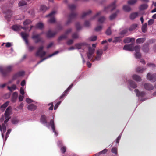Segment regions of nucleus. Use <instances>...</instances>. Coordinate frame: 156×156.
<instances>
[{"label": "nucleus", "mask_w": 156, "mask_h": 156, "mask_svg": "<svg viewBox=\"0 0 156 156\" xmlns=\"http://www.w3.org/2000/svg\"><path fill=\"white\" fill-rule=\"evenodd\" d=\"M75 46L76 48L78 49H84L87 47H88V51L87 53V55L88 59L92 62H94L95 60H100L103 55V50L99 49L97 51L96 56L95 57L94 53L95 49L91 47L88 46V45L85 42L77 44L75 45Z\"/></svg>", "instance_id": "nucleus-1"}, {"label": "nucleus", "mask_w": 156, "mask_h": 156, "mask_svg": "<svg viewBox=\"0 0 156 156\" xmlns=\"http://www.w3.org/2000/svg\"><path fill=\"white\" fill-rule=\"evenodd\" d=\"M54 116H53V119H51L49 123H48L47 122V118L45 115H42L41 116L40 119V122L42 124H44L48 128L51 126L53 131L54 133L56 136L57 135V133L55 129V126L54 121Z\"/></svg>", "instance_id": "nucleus-2"}, {"label": "nucleus", "mask_w": 156, "mask_h": 156, "mask_svg": "<svg viewBox=\"0 0 156 156\" xmlns=\"http://www.w3.org/2000/svg\"><path fill=\"white\" fill-rule=\"evenodd\" d=\"M13 65H9L4 67L0 66V72L4 77H5L13 70Z\"/></svg>", "instance_id": "nucleus-3"}, {"label": "nucleus", "mask_w": 156, "mask_h": 156, "mask_svg": "<svg viewBox=\"0 0 156 156\" xmlns=\"http://www.w3.org/2000/svg\"><path fill=\"white\" fill-rule=\"evenodd\" d=\"M136 96L138 97L139 100L142 101H144L148 98L144 97L145 92L144 91L140 92L138 90L136 89L134 90Z\"/></svg>", "instance_id": "nucleus-4"}, {"label": "nucleus", "mask_w": 156, "mask_h": 156, "mask_svg": "<svg viewBox=\"0 0 156 156\" xmlns=\"http://www.w3.org/2000/svg\"><path fill=\"white\" fill-rule=\"evenodd\" d=\"M144 87L145 90L148 91H151L154 89V87L155 89H156V83L154 87L150 83H146L144 84ZM152 95L153 96H156V90L153 93Z\"/></svg>", "instance_id": "nucleus-5"}, {"label": "nucleus", "mask_w": 156, "mask_h": 156, "mask_svg": "<svg viewBox=\"0 0 156 156\" xmlns=\"http://www.w3.org/2000/svg\"><path fill=\"white\" fill-rule=\"evenodd\" d=\"M43 49L44 47L43 46H41L39 47L36 53V55L41 58L44 56L46 54V52L43 51Z\"/></svg>", "instance_id": "nucleus-6"}, {"label": "nucleus", "mask_w": 156, "mask_h": 156, "mask_svg": "<svg viewBox=\"0 0 156 156\" xmlns=\"http://www.w3.org/2000/svg\"><path fill=\"white\" fill-rule=\"evenodd\" d=\"M127 83L128 88L131 91L132 90V89L136 88L137 87L136 83L132 80H129Z\"/></svg>", "instance_id": "nucleus-7"}, {"label": "nucleus", "mask_w": 156, "mask_h": 156, "mask_svg": "<svg viewBox=\"0 0 156 156\" xmlns=\"http://www.w3.org/2000/svg\"><path fill=\"white\" fill-rule=\"evenodd\" d=\"M133 49L136 52L134 54L135 58L137 59L140 58L141 56V55L139 52L140 49V46L139 45L136 46L134 47H133Z\"/></svg>", "instance_id": "nucleus-8"}, {"label": "nucleus", "mask_w": 156, "mask_h": 156, "mask_svg": "<svg viewBox=\"0 0 156 156\" xmlns=\"http://www.w3.org/2000/svg\"><path fill=\"white\" fill-rule=\"evenodd\" d=\"M44 32H42L40 34L33 35L32 37V38L34 41L36 43L39 42H42V38L40 37V36Z\"/></svg>", "instance_id": "nucleus-9"}, {"label": "nucleus", "mask_w": 156, "mask_h": 156, "mask_svg": "<svg viewBox=\"0 0 156 156\" xmlns=\"http://www.w3.org/2000/svg\"><path fill=\"white\" fill-rule=\"evenodd\" d=\"M72 30L71 28H69L67 29L65 32L64 34L60 36L58 38L59 40L66 39L68 37L69 35L71 32Z\"/></svg>", "instance_id": "nucleus-10"}, {"label": "nucleus", "mask_w": 156, "mask_h": 156, "mask_svg": "<svg viewBox=\"0 0 156 156\" xmlns=\"http://www.w3.org/2000/svg\"><path fill=\"white\" fill-rule=\"evenodd\" d=\"M56 12L55 11H53L51 12L49 14L46 16V17H50V19L48 20V22L50 23H54L55 20L54 17V15L56 13Z\"/></svg>", "instance_id": "nucleus-11"}, {"label": "nucleus", "mask_w": 156, "mask_h": 156, "mask_svg": "<svg viewBox=\"0 0 156 156\" xmlns=\"http://www.w3.org/2000/svg\"><path fill=\"white\" fill-rule=\"evenodd\" d=\"M147 78L150 81L154 82L156 81V73L151 74L148 73L147 74Z\"/></svg>", "instance_id": "nucleus-12"}, {"label": "nucleus", "mask_w": 156, "mask_h": 156, "mask_svg": "<svg viewBox=\"0 0 156 156\" xmlns=\"http://www.w3.org/2000/svg\"><path fill=\"white\" fill-rule=\"evenodd\" d=\"M6 18L8 21H9L11 16L12 15V12L10 9H7L3 12Z\"/></svg>", "instance_id": "nucleus-13"}, {"label": "nucleus", "mask_w": 156, "mask_h": 156, "mask_svg": "<svg viewBox=\"0 0 156 156\" xmlns=\"http://www.w3.org/2000/svg\"><path fill=\"white\" fill-rule=\"evenodd\" d=\"M24 74V71H20L16 74H15L12 76V80H15L20 77L23 76Z\"/></svg>", "instance_id": "nucleus-14"}, {"label": "nucleus", "mask_w": 156, "mask_h": 156, "mask_svg": "<svg viewBox=\"0 0 156 156\" xmlns=\"http://www.w3.org/2000/svg\"><path fill=\"white\" fill-rule=\"evenodd\" d=\"M73 84H71L68 87L67 89L65 90L62 94L60 96V99H62L63 98L67 95L69 92L73 87Z\"/></svg>", "instance_id": "nucleus-15"}, {"label": "nucleus", "mask_w": 156, "mask_h": 156, "mask_svg": "<svg viewBox=\"0 0 156 156\" xmlns=\"http://www.w3.org/2000/svg\"><path fill=\"white\" fill-rule=\"evenodd\" d=\"M21 35L23 39L25 41L26 44L27 45H28V42L27 38L29 36V34L25 32H23L21 33Z\"/></svg>", "instance_id": "nucleus-16"}, {"label": "nucleus", "mask_w": 156, "mask_h": 156, "mask_svg": "<svg viewBox=\"0 0 156 156\" xmlns=\"http://www.w3.org/2000/svg\"><path fill=\"white\" fill-rule=\"evenodd\" d=\"M123 49L126 50L133 51H134L133 44L126 45L124 46Z\"/></svg>", "instance_id": "nucleus-17"}, {"label": "nucleus", "mask_w": 156, "mask_h": 156, "mask_svg": "<svg viewBox=\"0 0 156 156\" xmlns=\"http://www.w3.org/2000/svg\"><path fill=\"white\" fill-rule=\"evenodd\" d=\"M116 1H114L111 5L105 8V10L108 9L109 10L112 11L116 7Z\"/></svg>", "instance_id": "nucleus-18"}, {"label": "nucleus", "mask_w": 156, "mask_h": 156, "mask_svg": "<svg viewBox=\"0 0 156 156\" xmlns=\"http://www.w3.org/2000/svg\"><path fill=\"white\" fill-rule=\"evenodd\" d=\"M57 33V32H53L49 30L46 33L47 37L48 38L52 37L56 34Z\"/></svg>", "instance_id": "nucleus-19"}, {"label": "nucleus", "mask_w": 156, "mask_h": 156, "mask_svg": "<svg viewBox=\"0 0 156 156\" xmlns=\"http://www.w3.org/2000/svg\"><path fill=\"white\" fill-rule=\"evenodd\" d=\"M58 53H59V51H56L55 52L52 54L48 55V56H47L46 57L44 58H43L40 61L38 62H37V64H39L40 63H41L43 61H44V60H46V59H47L51 57L54 55H56V54H58Z\"/></svg>", "instance_id": "nucleus-20"}, {"label": "nucleus", "mask_w": 156, "mask_h": 156, "mask_svg": "<svg viewBox=\"0 0 156 156\" xmlns=\"http://www.w3.org/2000/svg\"><path fill=\"white\" fill-rule=\"evenodd\" d=\"M76 15V14L74 12L71 13L69 16V20L66 22V24H68L69 23L71 22V20L75 18Z\"/></svg>", "instance_id": "nucleus-21"}, {"label": "nucleus", "mask_w": 156, "mask_h": 156, "mask_svg": "<svg viewBox=\"0 0 156 156\" xmlns=\"http://www.w3.org/2000/svg\"><path fill=\"white\" fill-rule=\"evenodd\" d=\"M12 29L15 31H17L20 30L21 29L25 30V27H22L17 25H14L12 27Z\"/></svg>", "instance_id": "nucleus-22"}, {"label": "nucleus", "mask_w": 156, "mask_h": 156, "mask_svg": "<svg viewBox=\"0 0 156 156\" xmlns=\"http://www.w3.org/2000/svg\"><path fill=\"white\" fill-rule=\"evenodd\" d=\"M132 79L135 81L139 82L140 81L141 78L139 75L134 74L132 76Z\"/></svg>", "instance_id": "nucleus-23"}, {"label": "nucleus", "mask_w": 156, "mask_h": 156, "mask_svg": "<svg viewBox=\"0 0 156 156\" xmlns=\"http://www.w3.org/2000/svg\"><path fill=\"white\" fill-rule=\"evenodd\" d=\"M7 87L8 90H9L10 92H12V91L15 90L17 89L16 86L15 84L12 85L11 86H9V85H8L7 86Z\"/></svg>", "instance_id": "nucleus-24"}, {"label": "nucleus", "mask_w": 156, "mask_h": 156, "mask_svg": "<svg viewBox=\"0 0 156 156\" xmlns=\"http://www.w3.org/2000/svg\"><path fill=\"white\" fill-rule=\"evenodd\" d=\"M18 94L17 92H15L12 94L11 101L12 102H15L17 99Z\"/></svg>", "instance_id": "nucleus-25"}, {"label": "nucleus", "mask_w": 156, "mask_h": 156, "mask_svg": "<svg viewBox=\"0 0 156 156\" xmlns=\"http://www.w3.org/2000/svg\"><path fill=\"white\" fill-rule=\"evenodd\" d=\"M135 41V39L133 38L127 37L124 39L123 41L125 43H129L131 42H134Z\"/></svg>", "instance_id": "nucleus-26"}, {"label": "nucleus", "mask_w": 156, "mask_h": 156, "mask_svg": "<svg viewBox=\"0 0 156 156\" xmlns=\"http://www.w3.org/2000/svg\"><path fill=\"white\" fill-rule=\"evenodd\" d=\"M36 106L33 104H30L27 107L28 109L31 111L34 110L36 109Z\"/></svg>", "instance_id": "nucleus-27"}, {"label": "nucleus", "mask_w": 156, "mask_h": 156, "mask_svg": "<svg viewBox=\"0 0 156 156\" xmlns=\"http://www.w3.org/2000/svg\"><path fill=\"white\" fill-rule=\"evenodd\" d=\"M138 12L132 13L130 16V18L131 20H133L138 16Z\"/></svg>", "instance_id": "nucleus-28"}, {"label": "nucleus", "mask_w": 156, "mask_h": 156, "mask_svg": "<svg viewBox=\"0 0 156 156\" xmlns=\"http://www.w3.org/2000/svg\"><path fill=\"white\" fill-rule=\"evenodd\" d=\"M91 12L92 11L90 10H89L86 12H84L82 15V18L84 17L87 16L90 14L91 13Z\"/></svg>", "instance_id": "nucleus-29"}, {"label": "nucleus", "mask_w": 156, "mask_h": 156, "mask_svg": "<svg viewBox=\"0 0 156 156\" xmlns=\"http://www.w3.org/2000/svg\"><path fill=\"white\" fill-rule=\"evenodd\" d=\"M137 0H129L128 1L127 3L129 5H133L136 4Z\"/></svg>", "instance_id": "nucleus-30"}, {"label": "nucleus", "mask_w": 156, "mask_h": 156, "mask_svg": "<svg viewBox=\"0 0 156 156\" xmlns=\"http://www.w3.org/2000/svg\"><path fill=\"white\" fill-rule=\"evenodd\" d=\"M123 36L119 37H116L114 38V40L113 41V43H116L119 42L121 40V38H122Z\"/></svg>", "instance_id": "nucleus-31"}, {"label": "nucleus", "mask_w": 156, "mask_h": 156, "mask_svg": "<svg viewBox=\"0 0 156 156\" xmlns=\"http://www.w3.org/2000/svg\"><path fill=\"white\" fill-rule=\"evenodd\" d=\"M145 38H140L136 40V43L137 44H141L143 43L145 41Z\"/></svg>", "instance_id": "nucleus-32"}, {"label": "nucleus", "mask_w": 156, "mask_h": 156, "mask_svg": "<svg viewBox=\"0 0 156 156\" xmlns=\"http://www.w3.org/2000/svg\"><path fill=\"white\" fill-rule=\"evenodd\" d=\"M148 7V5L147 4H143L141 5L139 7L140 10H143L146 9Z\"/></svg>", "instance_id": "nucleus-33"}, {"label": "nucleus", "mask_w": 156, "mask_h": 156, "mask_svg": "<svg viewBox=\"0 0 156 156\" xmlns=\"http://www.w3.org/2000/svg\"><path fill=\"white\" fill-rule=\"evenodd\" d=\"M146 69L142 68L141 67H138L136 68V71L140 73H141L143 72Z\"/></svg>", "instance_id": "nucleus-34"}, {"label": "nucleus", "mask_w": 156, "mask_h": 156, "mask_svg": "<svg viewBox=\"0 0 156 156\" xmlns=\"http://www.w3.org/2000/svg\"><path fill=\"white\" fill-rule=\"evenodd\" d=\"M137 24H133L129 28V31H132L135 29L137 27Z\"/></svg>", "instance_id": "nucleus-35"}, {"label": "nucleus", "mask_w": 156, "mask_h": 156, "mask_svg": "<svg viewBox=\"0 0 156 156\" xmlns=\"http://www.w3.org/2000/svg\"><path fill=\"white\" fill-rule=\"evenodd\" d=\"M123 9L126 12H129L131 10L130 7L127 5H124L123 7Z\"/></svg>", "instance_id": "nucleus-36"}, {"label": "nucleus", "mask_w": 156, "mask_h": 156, "mask_svg": "<svg viewBox=\"0 0 156 156\" xmlns=\"http://www.w3.org/2000/svg\"><path fill=\"white\" fill-rule=\"evenodd\" d=\"M9 104V102L8 101L5 102L3 104L1 105V108L4 110L5 108L8 106Z\"/></svg>", "instance_id": "nucleus-37"}, {"label": "nucleus", "mask_w": 156, "mask_h": 156, "mask_svg": "<svg viewBox=\"0 0 156 156\" xmlns=\"http://www.w3.org/2000/svg\"><path fill=\"white\" fill-rule=\"evenodd\" d=\"M147 29V23H145L144 24L142 27V31L143 32L145 33L146 32Z\"/></svg>", "instance_id": "nucleus-38"}, {"label": "nucleus", "mask_w": 156, "mask_h": 156, "mask_svg": "<svg viewBox=\"0 0 156 156\" xmlns=\"http://www.w3.org/2000/svg\"><path fill=\"white\" fill-rule=\"evenodd\" d=\"M36 27L40 29H41L44 27V24L41 22L39 23L36 24Z\"/></svg>", "instance_id": "nucleus-39"}, {"label": "nucleus", "mask_w": 156, "mask_h": 156, "mask_svg": "<svg viewBox=\"0 0 156 156\" xmlns=\"http://www.w3.org/2000/svg\"><path fill=\"white\" fill-rule=\"evenodd\" d=\"M11 129H9L7 130V132L6 133V134L5 136V140H4L5 141L7 139V138L9 136V134L10 133H11Z\"/></svg>", "instance_id": "nucleus-40"}, {"label": "nucleus", "mask_w": 156, "mask_h": 156, "mask_svg": "<svg viewBox=\"0 0 156 156\" xmlns=\"http://www.w3.org/2000/svg\"><path fill=\"white\" fill-rule=\"evenodd\" d=\"M105 20V18L104 16H102L99 18L98 22L100 23H102L104 22Z\"/></svg>", "instance_id": "nucleus-41"}, {"label": "nucleus", "mask_w": 156, "mask_h": 156, "mask_svg": "<svg viewBox=\"0 0 156 156\" xmlns=\"http://www.w3.org/2000/svg\"><path fill=\"white\" fill-rule=\"evenodd\" d=\"M48 9V8L46 6L44 5H42L41 6L40 9L41 11L44 12L47 10Z\"/></svg>", "instance_id": "nucleus-42"}, {"label": "nucleus", "mask_w": 156, "mask_h": 156, "mask_svg": "<svg viewBox=\"0 0 156 156\" xmlns=\"http://www.w3.org/2000/svg\"><path fill=\"white\" fill-rule=\"evenodd\" d=\"M97 37L96 36H92L88 38V40L90 41H94L97 39Z\"/></svg>", "instance_id": "nucleus-43"}, {"label": "nucleus", "mask_w": 156, "mask_h": 156, "mask_svg": "<svg viewBox=\"0 0 156 156\" xmlns=\"http://www.w3.org/2000/svg\"><path fill=\"white\" fill-rule=\"evenodd\" d=\"M143 51L145 52H147L149 51L148 46L147 45H144L143 48Z\"/></svg>", "instance_id": "nucleus-44"}, {"label": "nucleus", "mask_w": 156, "mask_h": 156, "mask_svg": "<svg viewBox=\"0 0 156 156\" xmlns=\"http://www.w3.org/2000/svg\"><path fill=\"white\" fill-rule=\"evenodd\" d=\"M127 31L128 29H124L120 32V34L121 36L123 35H124L126 34Z\"/></svg>", "instance_id": "nucleus-45"}, {"label": "nucleus", "mask_w": 156, "mask_h": 156, "mask_svg": "<svg viewBox=\"0 0 156 156\" xmlns=\"http://www.w3.org/2000/svg\"><path fill=\"white\" fill-rule=\"evenodd\" d=\"M72 37L73 39H76L78 38V34L77 33H73Z\"/></svg>", "instance_id": "nucleus-46"}, {"label": "nucleus", "mask_w": 156, "mask_h": 156, "mask_svg": "<svg viewBox=\"0 0 156 156\" xmlns=\"http://www.w3.org/2000/svg\"><path fill=\"white\" fill-rule=\"evenodd\" d=\"M102 27V26H98L95 28V30L96 31H99L101 30Z\"/></svg>", "instance_id": "nucleus-47"}, {"label": "nucleus", "mask_w": 156, "mask_h": 156, "mask_svg": "<svg viewBox=\"0 0 156 156\" xmlns=\"http://www.w3.org/2000/svg\"><path fill=\"white\" fill-rule=\"evenodd\" d=\"M101 12H98V13H97V14L95 15L94 16L92 17L90 19V20H92L94 19L97 17L98 16L100 15H101Z\"/></svg>", "instance_id": "nucleus-48"}, {"label": "nucleus", "mask_w": 156, "mask_h": 156, "mask_svg": "<svg viewBox=\"0 0 156 156\" xmlns=\"http://www.w3.org/2000/svg\"><path fill=\"white\" fill-rule=\"evenodd\" d=\"M12 122L13 124H16L18 122V120L17 118H14L12 119Z\"/></svg>", "instance_id": "nucleus-49"}, {"label": "nucleus", "mask_w": 156, "mask_h": 156, "mask_svg": "<svg viewBox=\"0 0 156 156\" xmlns=\"http://www.w3.org/2000/svg\"><path fill=\"white\" fill-rule=\"evenodd\" d=\"M26 4V3L25 1H22L19 2V5L20 6H23Z\"/></svg>", "instance_id": "nucleus-50"}, {"label": "nucleus", "mask_w": 156, "mask_h": 156, "mask_svg": "<svg viewBox=\"0 0 156 156\" xmlns=\"http://www.w3.org/2000/svg\"><path fill=\"white\" fill-rule=\"evenodd\" d=\"M31 22V21L30 20H27L23 22V24L24 25H26L30 24Z\"/></svg>", "instance_id": "nucleus-51"}, {"label": "nucleus", "mask_w": 156, "mask_h": 156, "mask_svg": "<svg viewBox=\"0 0 156 156\" xmlns=\"http://www.w3.org/2000/svg\"><path fill=\"white\" fill-rule=\"evenodd\" d=\"M116 13L112 14L110 16V19L111 20H113L116 17Z\"/></svg>", "instance_id": "nucleus-52"}, {"label": "nucleus", "mask_w": 156, "mask_h": 156, "mask_svg": "<svg viewBox=\"0 0 156 156\" xmlns=\"http://www.w3.org/2000/svg\"><path fill=\"white\" fill-rule=\"evenodd\" d=\"M76 28L77 30H79L81 29V26L80 24V23H77L76 24Z\"/></svg>", "instance_id": "nucleus-53"}, {"label": "nucleus", "mask_w": 156, "mask_h": 156, "mask_svg": "<svg viewBox=\"0 0 156 156\" xmlns=\"http://www.w3.org/2000/svg\"><path fill=\"white\" fill-rule=\"evenodd\" d=\"M111 151L115 154H117V149L115 147H113L111 149Z\"/></svg>", "instance_id": "nucleus-54"}, {"label": "nucleus", "mask_w": 156, "mask_h": 156, "mask_svg": "<svg viewBox=\"0 0 156 156\" xmlns=\"http://www.w3.org/2000/svg\"><path fill=\"white\" fill-rule=\"evenodd\" d=\"M76 7V5L74 4H71L69 5V8L71 10H73Z\"/></svg>", "instance_id": "nucleus-55"}, {"label": "nucleus", "mask_w": 156, "mask_h": 156, "mask_svg": "<svg viewBox=\"0 0 156 156\" xmlns=\"http://www.w3.org/2000/svg\"><path fill=\"white\" fill-rule=\"evenodd\" d=\"M106 34L107 35H110L111 34V29L110 27L108 28L106 32Z\"/></svg>", "instance_id": "nucleus-56"}, {"label": "nucleus", "mask_w": 156, "mask_h": 156, "mask_svg": "<svg viewBox=\"0 0 156 156\" xmlns=\"http://www.w3.org/2000/svg\"><path fill=\"white\" fill-rule=\"evenodd\" d=\"M66 147L65 146H63L61 148V152L62 153H64L66 152Z\"/></svg>", "instance_id": "nucleus-57"}, {"label": "nucleus", "mask_w": 156, "mask_h": 156, "mask_svg": "<svg viewBox=\"0 0 156 156\" xmlns=\"http://www.w3.org/2000/svg\"><path fill=\"white\" fill-rule=\"evenodd\" d=\"M73 39H69L67 41V44L68 45H71L73 43Z\"/></svg>", "instance_id": "nucleus-58"}, {"label": "nucleus", "mask_w": 156, "mask_h": 156, "mask_svg": "<svg viewBox=\"0 0 156 156\" xmlns=\"http://www.w3.org/2000/svg\"><path fill=\"white\" fill-rule=\"evenodd\" d=\"M147 66L152 68H154L155 67V65L153 63L147 64Z\"/></svg>", "instance_id": "nucleus-59"}, {"label": "nucleus", "mask_w": 156, "mask_h": 156, "mask_svg": "<svg viewBox=\"0 0 156 156\" xmlns=\"http://www.w3.org/2000/svg\"><path fill=\"white\" fill-rule=\"evenodd\" d=\"M20 93L22 95H23L25 94L24 89L22 87H21L20 89Z\"/></svg>", "instance_id": "nucleus-60"}, {"label": "nucleus", "mask_w": 156, "mask_h": 156, "mask_svg": "<svg viewBox=\"0 0 156 156\" xmlns=\"http://www.w3.org/2000/svg\"><path fill=\"white\" fill-rule=\"evenodd\" d=\"M108 151V150L105 149L102 151L100 152V154H104L106 153Z\"/></svg>", "instance_id": "nucleus-61"}, {"label": "nucleus", "mask_w": 156, "mask_h": 156, "mask_svg": "<svg viewBox=\"0 0 156 156\" xmlns=\"http://www.w3.org/2000/svg\"><path fill=\"white\" fill-rule=\"evenodd\" d=\"M48 106H50V107L49 108V110H51L53 109V102L48 104Z\"/></svg>", "instance_id": "nucleus-62"}, {"label": "nucleus", "mask_w": 156, "mask_h": 156, "mask_svg": "<svg viewBox=\"0 0 156 156\" xmlns=\"http://www.w3.org/2000/svg\"><path fill=\"white\" fill-rule=\"evenodd\" d=\"M61 101H60L58 102H57L55 105L54 106V109L56 110L58 108L59 105L60 104Z\"/></svg>", "instance_id": "nucleus-63"}, {"label": "nucleus", "mask_w": 156, "mask_h": 156, "mask_svg": "<svg viewBox=\"0 0 156 156\" xmlns=\"http://www.w3.org/2000/svg\"><path fill=\"white\" fill-rule=\"evenodd\" d=\"M90 23L88 21H86L84 23V26L86 27H88L90 25Z\"/></svg>", "instance_id": "nucleus-64"}]
</instances>
